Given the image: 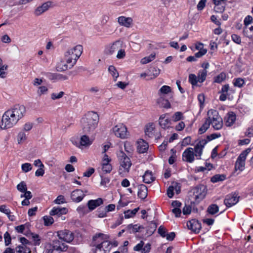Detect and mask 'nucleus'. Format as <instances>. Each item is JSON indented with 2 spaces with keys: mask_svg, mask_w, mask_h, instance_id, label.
Masks as SVG:
<instances>
[{
  "mask_svg": "<svg viewBox=\"0 0 253 253\" xmlns=\"http://www.w3.org/2000/svg\"><path fill=\"white\" fill-rule=\"evenodd\" d=\"M151 245L150 243H147L144 245L141 251V253H149L150 252Z\"/></svg>",
  "mask_w": 253,
  "mask_h": 253,
  "instance_id": "obj_60",
  "label": "nucleus"
},
{
  "mask_svg": "<svg viewBox=\"0 0 253 253\" xmlns=\"http://www.w3.org/2000/svg\"><path fill=\"white\" fill-rule=\"evenodd\" d=\"M85 196V194L84 193V191L78 189L73 191L70 195L72 201L77 203L82 201Z\"/></svg>",
  "mask_w": 253,
  "mask_h": 253,
  "instance_id": "obj_12",
  "label": "nucleus"
},
{
  "mask_svg": "<svg viewBox=\"0 0 253 253\" xmlns=\"http://www.w3.org/2000/svg\"><path fill=\"white\" fill-rule=\"evenodd\" d=\"M109 236L103 233H96L92 238V244L94 247L104 245L105 242H110L108 241Z\"/></svg>",
  "mask_w": 253,
  "mask_h": 253,
  "instance_id": "obj_9",
  "label": "nucleus"
},
{
  "mask_svg": "<svg viewBox=\"0 0 253 253\" xmlns=\"http://www.w3.org/2000/svg\"><path fill=\"white\" fill-rule=\"evenodd\" d=\"M226 77L225 73L222 72L214 77V82L219 84L221 83L225 80Z\"/></svg>",
  "mask_w": 253,
  "mask_h": 253,
  "instance_id": "obj_42",
  "label": "nucleus"
},
{
  "mask_svg": "<svg viewBox=\"0 0 253 253\" xmlns=\"http://www.w3.org/2000/svg\"><path fill=\"white\" fill-rule=\"evenodd\" d=\"M159 234L163 237H165L167 235V230L166 229L162 226H160L158 228V231Z\"/></svg>",
  "mask_w": 253,
  "mask_h": 253,
  "instance_id": "obj_64",
  "label": "nucleus"
},
{
  "mask_svg": "<svg viewBox=\"0 0 253 253\" xmlns=\"http://www.w3.org/2000/svg\"><path fill=\"white\" fill-rule=\"evenodd\" d=\"M45 76L50 80L56 81L57 73H46Z\"/></svg>",
  "mask_w": 253,
  "mask_h": 253,
  "instance_id": "obj_63",
  "label": "nucleus"
},
{
  "mask_svg": "<svg viewBox=\"0 0 253 253\" xmlns=\"http://www.w3.org/2000/svg\"><path fill=\"white\" fill-rule=\"evenodd\" d=\"M8 66L3 65L0 67V77L4 78L6 77V72L5 71L7 70Z\"/></svg>",
  "mask_w": 253,
  "mask_h": 253,
  "instance_id": "obj_50",
  "label": "nucleus"
},
{
  "mask_svg": "<svg viewBox=\"0 0 253 253\" xmlns=\"http://www.w3.org/2000/svg\"><path fill=\"white\" fill-rule=\"evenodd\" d=\"M207 115L209 119H210L211 124L215 129H220L223 126L222 118L219 116L218 112L213 109L208 111Z\"/></svg>",
  "mask_w": 253,
  "mask_h": 253,
  "instance_id": "obj_5",
  "label": "nucleus"
},
{
  "mask_svg": "<svg viewBox=\"0 0 253 253\" xmlns=\"http://www.w3.org/2000/svg\"><path fill=\"white\" fill-rule=\"evenodd\" d=\"M233 84L236 87H242L245 84V80L241 78H235L233 81Z\"/></svg>",
  "mask_w": 253,
  "mask_h": 253,
  "instance_id": "obj_35",
  "label": "nucleus"
},
{
  "mask_svg": "<svg viewBox=\"0 0 253 253\" xmlns=\"http://www.w3.org/2000/svg\"><path fill=\"white\" fill-rule=\"evenodd\" d=\"M189 82L192 84L193 86L197 85L198 81L197 77L193 74H190L189 76Z\"/></svg>",
  "mask_w": 253,
  "mask_h": 253,
  "instance_id": "obj_46",
  "label": "nucleus"
},
{
  "mask_svg": "<svg viewBox=\"0 0 253 253\" xmlns=\"http://www.w3.org/2000/svg\"><path fill=\"white\" fill-rule=\"evenodd\" d=\"M188 228L195 233H199L202 226L201 223L196 219H192L187 223Z\"/></svg>",
  "mask_w": 253,
  "mask_h": 253,
  "instance_id": "obj_13",
  "label": "nucleus"
},
{
  "mask_svg": "<svg viewBox=\"0 0 253 253\" xmlns=\"http://www.w3.org/2000/svg\"><path fill=\"white\" fill-rule=\"evenodd\" d=\"M117 21L120 25L126 28H130L133 24V19L131 17L121 16L118 17Z\"/></svg>",
  "mask_w": 253,
  "mask_h": 253,
  "instance_id": "obj_14",
  "label": "nucleus"
},
{
  "mask_svg": "<svg viewBox=\"0 0 253 253\" xmlns=\"http://www.w3.org/2000/svg\"><path fill=\"white\" fill-rule=\"evenodd\" d=\"M26 113V109L23 105H15L4 112L1 118V128H10L15 125Z\"/></svg>",
  "mask_w": 253,
  "mask_h": 253,
  "instance_id": "obj_1",
  "label": "nucleus"
},
{
  "mask_svg": "<svg viewBox=\"0 0 253 253\" xmlns=\"http://www.w3.org/2000/svg\"><path fill=\"white\" fill-rule=\"evenodd\" d=\"M17 253H31V249L28 246H18L16 248Z\"/></svg>",
  "mask_w": 253,
  "mask_h": 253,
  "instance_id": "obj_38",
  "label": "nucleus"
},
{
  "mask_svg": "<svg viewBox=\"0 0 253 253\" xmlns=\"http://www.w3.org/2000/svg\"><path fill=\"white\" fill-rule=\"evenodd\" d=\"M108 71L113 78L114 81H116L119 74L116 68L113 65H111L108 68Z\"/></svg>",
  "mask_w": 253,
  "mask_h": 253,
  "instance_id": "obj_33",
  "label": "nucleus"
},
{
  "mask_svg": "<svg viewBox=\"0 0 253 253\" xmlns=\"http://www.w3.org/2000/svg\"><path fill=\"white\" fill-rule=\"evenodd\" d=\"M211 125L210 119H209V117L207 119L204 124L199 128V132L200 134L204 133L209 127Z\"/></svg>",
  "mask_w": 253,
  "mask_h": 253,
  "instance_id": "obj_36",
  "label": "nucleus"
},
{
  "mask_svg": "<svg viewBox=\"0 0 253 253\" xmlns=\"http://www.w3.org/2000/svg\"><path fill=\"white\" fill-rule=\"evenodd\" d=\"M143 181L145 183H150L155 180L152 172L148 170L146 171L143 176Z\"/></svg>",
  "mask_w": 253,
  "mask_h": 253,
  "instance_id": "obj_29",
  "label": "nucleus"
},
{
  "mask_svg": "<svg viewBox=\"0 0 253 253\" xmlns=\"http://www.w3.org/2000/svg\"><path fill=\"white\" fill-rule=\"evenodd\" d=\"M68 212V210L66 208L54 207L50 211L49 214L51 216L56 215L57 217H60L63 215L67 214Z\"/></svg>",
  "mask_w": 253,
  "mask_h": 253,
  "instance_id": "obj_16",
  "label": "nucleus"
},
{
  "mask_svg": "<svg viewBox=\"0 0 253 253\" xmlns=\"http://www.w3.org/2000/svg\"><path fill=\"white\" fill-rule=\"evenodd\" d=\"M159 91L162 94H168L171 91V88L168 85H163L161 87Z\"/></svg>",
  "mask_w": 253,
  "mask_h": 253,
  "instance_id": "obj_54",
  "label": "nucleus"
},
{
  "mask_svg": "<svg viewBox=\"0 0 253 253\" xmlns=\"http://www.w3.org/2000/svg\"><path fill=\"white\" fill-rule=\"evenodd\" d=\"M83 46L77 45L69 48L64 54V60L70 66H74L83 52Z\"/></svg>",
  "mask_w": 253,
  "mask_h": 253,
  "instance_id": "obj_3",
  "label": "nucleus"
},
{
  "mask_svg": "<svg viewBox=\"0 0 253 253\" xmlns=\"http://www.w3.org/2000/svg\"><path fill=\"white\" fill-rule=\"evenodd\" d=\"M20 198H25V199H24L21 202L22 205L28 206L30 204L29 200L32 198V193L31 192H27L26 193L21 194Z\"/></svg>",
  "mask_w": 253,
  "mask_h": 253,
  "instance_id": "obj_27",
  "label": "nucleus"
},
{
  "mask_svg": "<svg viewBox=\"0 0 253 253\" xmlns=\"http://www.w3.org/2000/svg\"><path fill=\"white\" fill-rule=\"evenodd\" d=\"M207 75V71L206 70H201L199 71L198 73V81L199 83H203L204 82L206 79Z\"/></svg>",
  "mask_w": 253,
  "mask_h": 253,
  "instance_id": "obj_32",
  "label": "nucleus"
},
{
  "mask_svg": "<svg viewBox=\"0 0 253 253\" xmlns=\"http://www.w3.org/2000/svg\"><path fill=\"white\" fill-rule=\"evenodd\" d=\"M212 2L215 5V6L214 7V10L216 12L222 13L224 11L226 1L212 0Z\"/></svg>",
  "mask_w": 253,
  "mask_h": 253,
  "instance_id": "obj_23",
  "label": "nucleus"
},
{
  "mask_svg": "<svg viewBox=\"0 0 253 253\" xmlns=\"http://www.w3.org/2000/svg\"><path fill=\"white\" fill-rule=\"evenodd\" d=\"M104 203V200L101 198H98L95 200H89L88 201L86 206L89 211H92L96 208L102 205Z\"/></svg>",
  "mask_w": 253,
  "mask_h": 253,
  "instance_id": "obj_15",
  "label": "nucleus"
},
{
  "mask_svg": "<svg viewBox=\"0 0 253 253\" xmlns=\"http://www.w3.org/2000/svg\"><path fill=\"white\" fill-rule=\"evenodd\" d=\"M207 212L211 215H214L219 211V207L216 204H211L207 208Z\"/></svg>",
  "mask_w": 253,
  "mask_h": 253,
  "instance_id": "obj_31",
  "label": "nucleus"
},
{
  "mask_svg": "<svg viewBox=\"0 0 253 253\" xmlns=\"http://www.w3.org/2000/svg\"><path fill=\"white\" fill-rule=\"evenodd\" d=\"M32 238L34 242L35 245H39L40 244V238L38 234H32Z\"/></svg>",
  "mask_w": 253,
  "mask_h": 253,
  "instance_id": "obj_62",
  "label": "nucleus"
},
{
  "mask_svg": "<svg viewBox=\"0 0 253 253\" xmlns=\"http://www.w3.org/2000/svg\"><path fill=\"white\" fill-rule=\"evenodd\" d=\"M204 148V145H202V143H197V145L194 147V154L197 158V159H201V156L202 154Z\"/></svg>",
  "mask_w": 253,
  "mask_h": 253,
  "instance_id": "obj_26",
  "label": "nucleus"
},
{
  "mask_svg": "<svg viewBox=\"0 0 253 253\" xmlns=\"http://www.w3.org/2000/svg\"><path fill=\"white\" fill-rule=\"evenodd\" d=\"M64 94V92L63 91H60L58 93H52L51 94V98L52 100L60 99L63 97Z\"/></svg>",
  "mask_w": 253,
  "mask_h": 253,
  "instance_id": "obj_57",
  "label": "nucleus"
},
{
  "mask_svg": "<svg viewBox=\"0 0 253 253\" xmlns=\"http://www.w3.org/2000/svg\"><path fill=\"white\" fill-rule=\"evenodd\" d=\"M28 227V224H22L19 226H17L15 227V230L20 233H23L24 230L26 228Z\"/></svg>",
  "mask_w": 253,
  "mask_h": 253,
  "instance_id": "obj_51",
  "label": "nucleus"
},
{
  "mask_svg": "<svg viewBox=\"0 0 253 253\" xmlns=\"http://www.w3.org/2000/svg\"><path fill=\"white\" fill-rule=\"evenodd\" d=\"M43 218L45 225H50L54 222V219L51 216H44Z\"/></svg>",
  "mask_w": 253,
  "mask_h": 253,
  "instance_id": "obj_49",
  "label": "nucleus"
},
{
  "mask_svg": "<svg viewBox=\"0 0 253 253\" xmlns=\"http://www.w3.org/2000/svg\"><path fill=\"white\" fill-rule=\"evenodd\" d=\"M76 146L82 151H85L87 150L91 143H74Z\"/></svg>",
  "mask_w": 253,
  "mask_h": 253,
  "instance_id": "obj_47",
  "label": "nucleus"
},
{
  "mask_svg": "<svg viewBox=\"0 0 253 253\" xmlns=\"http://www.w3.org/2000/svg\"><path fill=\"white\" fill-rule=\"evenodd\" d=\"M236 120V115L232 112H229L224 118V122L227 126H232Z\"/></svg>",
  "mask_w": 253,
  "mask_h": 253,
  "instance_id": "obj_24",
  "label": "nucleus"
},
{
  "mask_svg": "<svg viewBox=\"0 0 253 253\" xmlns=\"http://www.w3.org/2000/svg\"><path fill=\"white\" fill-rule=\"evenodd\" d=\"M57 236L63 241L70 243L74 239V233L68 230H62L57 232Z\"/></svg>",
  "mask_w": 253,
  "mask_h": 253,
  "instance_id": "obj_10",
  "label": "nucleus"
},
{
  "mask_svg": "<svg viewBox=\"0 0 253 253\" xmlns=\"http://www.w3.org/2000/svg\"><path fill=\"white\" fill-rule=\"evenodd\" d=\"M4 242L6 246H8L11 243V238L10 234L6 232L3 235Z\"/></svg>",
  "mask_w": 253,
  "mask_h": 253,
  "instance_id": "obj_53",
  "label": "nucleus"
},
{
  "mask_svg": "<svg viewBox=\"0 0 253 253\" xmlns=\"http://www.w3.org/2000/svg\"><path fill=\"white\" fill-rule=\"evenodd\" d=\"M77 211L80 215H84L88 212L86 207L85 205H81L79 206L76 210Z\"/></svg>",
  "mask_w": 253,
  "mask_h": 253,
  "instance_id": "obj_41",
  "label": "nucleus"
},
{
  "mask_svg": "<svg viewBox=\"0 0 253 253\" xmlns=\"http://www.w3.org/2000/svg\"><path fill=\"white\" fill-rule=\"evenodd\" d=\"M53 202L54 204L57 205L63 204L67 203L65 197L62 195L58 196L54 200Z\"/></svg>",
  "mask_w": 253,
  "mask_h": 253,
  "instance_id": "obj_45",
  "label": "nucleus"
},
{
  "mask_svg": "<svg viewBox=\"0 0 253 253\" xmlns=\"http://www.w3.org/2000/svg\"><path fill=\"white\" fill-rule=\"evenodd\" d=\"M226 179V175L224 174H216L211 178V181L216 183L219 181H222Z\"/></svg>",
  "mask_w": 253,
  "mask_h": 253,
  "instance_id": "obj_37",
  "label": "nucleus"
},
{
  "mask_svg": "<svg viewBox=\"0 0 253 253\" xmlns=\"http://www.w3.org/2000/svg\"><path fill=\"white\" fill-rule=\"evenodd\" d=\"M220 136V134H219L218 135L217 134H216V133H213V134H211V135H208L207 136V139L206 140H202V141L201 140H197L195 141V142H208V141H210L216 138H217L218 137Z\"/></svg>",
  "mask_w": 253,
  "mask_h": 253,
  "instance_id": "obj_43",
  "label": "nucleus"
},
{
  "mask_svg": "<svg viewBox=\"0 0 253 253\" xmlns=\"http://www.w3.org/2000/svg\"><path fill=\"white\" fill-rule=\"evenodd\" d=\"M99 121V116L94 112H88L81 120V123L84 132L94 130L97 127Z\"/></svg>",
  "mask_w": 253,
  "mask_h": 253,
  "instance_id": "obj_2",
  "label": "nucleus"
},
{
  "mask_svg": "<svg viewBox=\"0 0 253 253\" xmlns=\"http://www.w3.org/2000/svg\"><path fill=\"white\" fill-rule=\"evenodd\" d=\"M144 245V242L143 241H141L133 247V250L136 252H141Z\"/></svg>",
  "mask_w": 253,
  "mask_h": 253,
  "instance_id": "obj_58",
  "label": "nucleus"
},
{
  "mask_svg": "<svg viewBox=\"0 0 253 253\" xmlns=\"http://www.w3.org/2000/svg\"><path fill=\"white\" fill-rule=\"evenodd\" d=\"M194 151L192 148L186 149L182 154V159L184 161L192 163L194 160Z\"/></svg>",
  "mask_w": 253,
  "mask_h": 253,
  "instance_id": "obj_18",
  "label": "nucleus"
},
{
  "mask_svg": "<svg viewBox=\"0 0 253 253\" xmlns=\"http://www.w3.org/2000/svg\"><path fill=\"white\" fill-rule=\"evenodd\" d=\"M102 171L106 173H110L112 170V166L111 164L102 166Z\"/></svg>",
  "mask_w": 253,
  "mask_h": 253,
  "instance_id": "obj_55",
  "label": "nucleus"
},
{
  "mask_svg": "<svg viewBox=\"0 0 253 253\" xmlns=\"http://www.w3.org/2000/svg\"><path fill=\"white\" fill-rule=\"evenodd\" d=\"M155 128V125L153 123H149L145 126V135L149 137H152L154 135V131Z\"/></svg>",
  "mask_w": 253,
  "mask_h": 253,
  "instance_id": "obj_22",
  "label": "nucleus"
},
{
  "mask_svg": "<svg viewBox=\"0 0 253 253\" xmlns=\"http://www.w3.org/2000/svg\"><path fill=\"white\" fill-rule=\"evenodd\" d=\"M243 34L249 39H252L253 37V26H245L243 30Z\"/></svg>",
  "mask_w": 253,
  "mask_h": 253,
  "instance_id": "obj_30",
  "label": "nucleus"
},
{
  "mask_svg": "<svg viewBox=\"0 0 253 253\" xmlns=\"http://www.w3.org/2000/svg\"><path fill=\"white\" fill-rule=\"evenodd\" d=\"M115 135L121 139H127L129 137V133L126 125L119 123L112 128Z\"/></svg>",
  "mask_w": 253,
  "mask_h": 253,
  "instance_id": "obj_7",
  "label": "nucleus"
},
{
  "mask_svg": "<svg viewBox=\"0 0 253 253\" xmlns=\"http://www.w3.org/2000/svg\"><path fill=\"white\" fill-rule=\"evenodd\" d=\"M17 189L22 194L26 193L27 192H30L29 191H27V187L26 183L25 181H21L17 185Z\"/></svg>",
  "mask_w": 253,
  "mask_h": 253,
  "instance_id": "obj_34",
  "label": "nucleus"
},
{
  "mask_svg": "<svg viewBox=\"0 0 253 253\" xmlns=\"http://www.w3.org/2000/svg\"><path fill=\"white\" fill-rule=\"evenodd\" d=\"M111 161V158L106 154H105L102 159V166L109 164Z\"/></svg>",
  "mask_w": 253,
  "mask_h": 253,
  "instance_id": "obj_56",
  "label": "nucleus"
},
{
  "mask_svg": "<svg viewBox=\"0 0 253 253\" xmlns=\"http://www.w3.org/2000/svg\"><path fill=\"white\" fill-rule=\"evenodd\" d=\"M118 157L120 163L119 172H128L132 165L130 158L122 150L118 153Z\"/></svg>",
  "mask_w": 253,
  "mask_h": 253,
  "instance_id": "obj_4",
  "label": "nucleus"
},
{
  "mask_svg": "<svg viewBox=\"0 0 253 253\" xmlns=\"http://www.w3.org/2000/svg\"><path fill=\"white\" fill-rule=\"evenodd\" d=\"M21 169L24 172H28L32 170V166L30 163H26L22 165Z\"/></svg>",
  "mask_w": 253,
  "mask_h": 253,
  "instance_id": "obj_48",
  "label": "nucleus"
},
{
  "mask_svg": "<svg viewBox=\"0 0 253 253\" xmlns=\"http://www.w3.org/2000/svg\"><path fill=\"white\" fill-rule=\"evenodd\" d=\"M138 144L137 151L139 153H144L147 151L149 148L148 143H138Z\"/></svg>",
  "mask_w": 253,
  "mask_h": 253,
  "instance_id": "obj_39",
  "label": "nucleus"
},
{
  "mask_svg": "<svg viewBox=\"0 0 253 253\" xmlns=\"http://www.w3.org/2000/svg\"><path fill=\"white\" fill-rule=\"evenodd\" d=\"M155 58V54H151L149 56L145 57L141 60V63L142 64H145L149 63L150 62L153 60Z\"/></svg>",
  "mask_w": 253,
  "mask_h": 253,
  "instance_id": "obj_44",
  "label": "nucleus"
},
{
  "mask_svg": "<svg viewBox=\"0 0 253 253\" xmlns=\"http://www.w3.org/2000/svg\"><path fill=\"white\" fill-rule=\"evenodd\" d=\"M111 248V242H105L104 245L95 247L94 253H109Z\"/></svg>",
  "mask_w": 253,
  "mask_h": 253,
  "instance_id": "obj_19",
  "label": "nucleus"
},
{
  "mask_svg": "<svg viewBox=\"0 0 253 253\" xmlns=\"http://www.w3.org/2000/svg\"><path fill=\"white\" fill-rule=\"evenodd\" d=\"M239 197L236 193L227 195L224 200V204L227 208H230L236 205L239 202Z\"/></svg>",
  "mask_w": 253,
  "mask_h": 253,
  "instance_id": "obj_11",
  "label": "nucleus"
},
{
  "mask_svg": "<svg viewBox=\"0 0 253 253\" xmlns=\"http://www.w3.org/2000/svg\"><path fill=\"white\" fill-rule=\"evenodd\" d=\"M74 66H70L69 63H67L64 61H61L58 62L56 66V70L58 71H64L67 70L68 69H71Z\"/></svg>",
  "mask_w": 253,
  "mask_h": 253,
  "instance_id": "obj_25",
  "label": "nucleus"
},
{
  "mask_svg": "<svg viewBox=\"0 0 253 253\" xmlns=\"http://www.w3.org/2000/svg\"><path fill=\"white\" fill-rule=\"evenodd\" d=\"M183 118L182 113L180 112H177L172 116V119L174 122H177Z\"/></svg>",
  "mask_w": 253,
  "mask_h": 253,
  "instance_id": "obj_52",
  "label": "nucleus"
},
{
  "mask_svg": "<svg viewBox=\"0 0 253 253\" xmlns=\"http://www.w3.org/2000/svg\"><path fill=\"white\" fill-rule=\"evenodd\" d=\"M107 211H105V209L104 210H101L100 209H99L97 210V217L99 218H103L107 216Z\"/></svg>",
  "mask_w": 253,
  "mask_h": 253,
  "instance_id": "obj_61",
  "label": "nucleus"
},
{
  "mask_svg": "<svg viewBox=\"0 0 253 253\" xmlns=\"http://www.w3.org/2000/svg\"><path fill=\"white\" fill-rule=\"evenodd\" d=\"M147 196V188L143 184L141 185L138 189V196L141 199H144Z\"/></svg>",
  "mask_w": 253,
  "mask_h": 253,
  "instance_id": "obj_28",
  "label": "nucleus"
},
{
  "mask_svg": "<svg viewBox=\"0 0 253 253\" xmlns=\"http://www.w3.org/2000/svg\"><path fill=\"white\" fill-rule=\"evenodd\" d=\"M51 1L43 3L41 6L38 7L35 11V14L39 16L47 11L51 5Z\"/></svg>",
  "mask_w": 253,
  "mask_h": 253,
  "instance_id": "obj_20",
  "label": "nucleus"
},
{
  "mask_svg": "<svg viewBox=\"0 0 253 253\" xmlns=\"http://www.w3.org/2000/svg\"><path fill=\"white\" fill-rule=\"evenodd\" d=\"M251 149L249 148L242 152L238 157L235 164V170L241 172L245 169L246 160L248 154L250 153Z\"/></svg>",
  "mask_w": 253,
  "mask_h": 253,
  "instance_id": "obj_6",
  "label": "nucleus"
},
{
  "mask_svg": "<svg viewBox=\"0 0 253 253\" xmlns=\"http://www.w3.org/2000/svg\"><path fill=\"white\" fill-rule=\"evenodd\" d=\"M167 116L168 114H163L160 116L159 119L160 126L164 129L169 128L171 125V121Z\"/></svg>",
  "mask_w": 253,
  "mask_h": 253,
  "instance_id": "obj_17",
  "label": "nucleus"
},
{
  "mask_svg": "<svg viewBox=\"0 0 253 253\" xmlns=\"http://www.w3.org/2000/svg\"><path fill=\"white\" fill-rule=\"evenodd\" d=\"M138 211V208H135L132 210H127L125 211L124 214L125 218H129L133 217L136 214Z\"/></svg>",
  "mask_w": 253,
  "mask_h": 253,
  "instance_id": "obj_40",
  "label": "nucleus"
},
{
  "mask_svg": "<svg viewBox=\"0 0 253 253\" xmlns=\"http://www.w3.org/2000/svg\"><path fill=\"white\" fill-rule=\"evenodd\" d=\"M191 212V207L189 205H185L182 209V213L184 215L190 214Z\"/></svg>",
  "mask_w": 253,
  "mask_h": 253,
  "instance_id": "obj_59",
  "label": "nucleus"
},
{
  "mask_svg": "<svg viewBox=\"0 0 253 253\" xmlns=\"http://www.w3.org/2000/svg\"><path fill=\"white\" fill-rule=\"evenodd\" d=\"M207 194V187L204 185H200L193 189V196L196 203L202 201Z\"/></svg>",
  "mask_w": 253,
  "mask_h": 253,
  "instance_id": "obj_8",
  "label": "nucleus"
},
{
  "mask_svg": "<svg viewBox=\"0 0 253 253\" xmlns=\"http://www.w3.org/2000/svg\"><path fill=\"white\" fill-rule=\"evenodd\" d=\"M143 229L144 227L139 224H129L126 227V230L130 234L141 232Z\"/></svg>",
  "mask_w": 253,
  "mask_h": 253,
  "instance_id": "obj_21",
  "label": "nucleus"
}]
</instances>
